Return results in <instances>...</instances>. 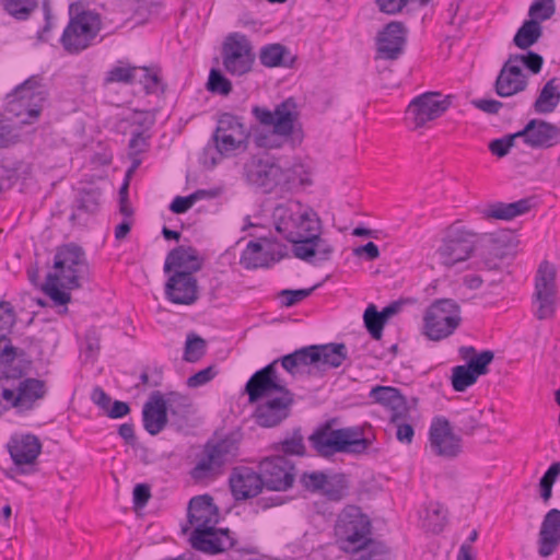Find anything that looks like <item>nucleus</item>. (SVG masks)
<instances>
[{"label":"nucleus","instance_id":"nucleus-1","mask_svg":"<svg viewBox=\"0 0 560 560\" xmlns=\"http://www.w3.org/2000/svg\"><path fill=\"white\" fill-rule=\"evenodd\" d=\"M188 522L195 527L190 535L191 546L199 551L217 555L228 550L249 553L248 549L238 547L235 535L230 529H218L219 508L209 494L194 497L188 504Z\"/></svg>","mask_w":560,"mask_h":560},{"label":"nucleus","instance_id":"nucleus-2","mask_svg":"<svg viewBox=\"0 0 560 560\" xmlns=\"http://www.w3.org/2000/svg\"><path fill=\"white\" fill-rule=\"evenodd\" d=\"M240 442L241 436L235 432L209 439L189 472L191 479L199 482L214 480L223 475L225 466L238 456Z\"/></svg>","mask_w":560,"mask_h":560},{"label":"nucleus","instance_id":"nucleus-3","mask_svg":"<svg viewBox=\"0 0 560 560\" xmlns=\"http://www.w3.org/2000/svg\"><path fill=\"white\" fill-rule=\"evenodd\" d=\"M308 440L312 447L324 457L337 453L361 455L368 451L372 443L364 438V431L361 427L332 429L330 422L317 428Z\"/></svg>","mask_w":560,"mask_h":560},{"label":"nucleus","instance_id":"nucleus-4","mask_svg":"<svg viewBox=\"0 0 560 560\" xmlns=\"http://www.w3.org/2000/svg\"><path fill=\"white\" fill-rule=\"evenodd\" d=\"M5 382L0 380V418L11 410L19 417L30 415L49 392L46 381L36 377H25L12 386Z\"/></svg>","mask_w":560,"mask_h":560},{"label":"nucleus","instance_id":"nucleus-5","mask_svg":"<svg viewBox=\"0 0 560 560\" xmlns=\"http://www.w3.org/2000/svg\"><path fill=\"white\" fill-rule=\"evenodd\" d=\"M276 230L288 242L292 248L322 229L320 220L313 211L306 210L299 201L289 200L276 207L273 211Z\"/></svg>","mask_w":560,"mask_h":560},{"label":"nucleus","instance_id":"nucleus-6","mask_svg":"<svg viewBox=\"0 0 560 560\" xmlns=\"http://www.w3.org/2000/svg\"><path fill=\"white\" fill-rule=\"evenodd\" d=\"M70 20L60 42L66 51L79 54L89 48L95 37L102 30L101 14L84 9L81 2H74L69 5Z\"/></svg>","mask_w":560,"mask_h":560},{"label":"nucleus","instance_id":"nucleus-7","mask_svg":"<svg viewBox=\"0 0 560 560\" xmlns=\"http://www.w3.org/2000/svg\"><path fill=\"white\" fill-rule=\"evenodd\" d=\"M54 269V273H48V279L60 280L61 287L68 291L80 289L84 282L91 280L86 254L75 243H67L56 248Z\"/></svg>","mask_w":560,"mask_h":560},{"label":"nucleus","instance_id":"nucleus-8","mask_svg":"<svg viewBox=\"0 0 560 560\" xmlns=\"http://www.w3.org/2000/svg\"><path fill=\"white\" fill-rule=\"evenodd\" d=\"M40 75H32L7 95L5 112L22 125L36 121L42 113L46 91Z\"/></svg>","mask_w":560,"mask_h":560},{"label":"nucleus","instance_id":"nucleus-9","mask_svg":"<svg viewBox=\"0 0 560 560\" xmlns=\"http://www.w3.org/2000/svg\"><path fill=\"white\" fill-rule=\"evenodd\" d=\"M252 113L257 121L264 126H272V136H261L256 138L258 147L278 148L280 144L273 141V136H281L289 138L295 132V122L299 119L296 110V103L292 97H289L278 104L275 110L266 107L254 106Z\"/></svg>","mask_w":560,"mask_h":560},{"label":"nucleus","instance_id":"nucleus-10","mask_svg":"<svg viewBox=\"0 0 560 560\" xmlns=\"http://www.w3.org/2000/svg\"><path fill=\"white\" fill-rule=\"evenodd\" d=\"M371 521L355 505L346 506L335 524V536L340 548L347 552L361 551L370 542Z\"/></svg>","mask_w":560,"mask_h":560},{"label":"nucleus","instance_id":"nucleus-11","mask_svg":"<svg viewBox=\"0 0 560 560\" xmlns=\"http://www.w3.org/2000/svg\"><path fill=\"white\" fill-rule=\"evenodd\" d=\"M462 323L460 306L452 299L432 302L423 316V335L433 341L450 337Z\"/></svg>","mask_w":560,"mask_h":560},{"label":"nucleus","instance_id":"nucleus-12","mask_svg":"<svg viewBox=\"0 0 560 560\" xmlns=\"http://www.w3.org/2000/svg\"><path fill=\"white\" fill-rule=\"evenodd\" d=\"M224 70L233 77H242L253 70L256 55L249 38L242 33L229 34L221 47Z\"/></svg>","mask_w":560,"mask_h":560},{"label":"nucleus","instance_id":"nucleus-13","mask_svg":"<svg viewBox=\"0 0 560 560\" xmlns=\"http://www.w3.org/2000/svg\"><path fill=\"white\" fill-rule=\"evenodd\" d=\"M247 182L261 188L265 192L272 191L277 186L283 185L291 188L290 171H284L268 154L254 155L244 166Z\"/></svg>","mask_w":560,"mask_h":560},{"label":"nucleus","instance_id":"nucleus-14","mask_svg":"<svg viewBox=\"0 0 560 560\" xmlns=\"http://www.w3.org/2000/svg\"><path fill=\"white\" fill-rule=\"evenodd\" d=\"M13 319L14 308L10 302L1 301L0 310ZM31 361L26 360V352L23 349L14 347L10 338L0 335V380L21 381L25 378L30 369Z\"/></svg>","mask_w":560,"mask_h":560},{"label":"nucleus","instance_id":"nucleus-15","mask_svg":"<svg viewBox=\"0 0 560 560\" xmlns=\"http://www.w3.org/2000/svg\"><path fill=\"white\" fill-rule=\"evenodd\" d=\"M477 234L462 225H451L438 248L441 262L446 267H453L467 260L475 250Z\"/></svg>","mask_w":560,"mask_h":560},{"label":"nucleus","instance_id":"nucleus-16","mask_svg":"<svg viewBox=\"0 0 560 560\" xmlns=\"http://www.w3.org/2000/svg\"><path fill=\"white\" fill-rule=\"evenodd\" d=\"M248 137L249 133L241 117L231 113H223L217 120V128L211 141L221 155H230L236 150H245Z\"/></svg>","mask_w":560,"mask_h":560},{"label":"nucleus","instance_id":"nucleus-17","mask_svg":"<svg viewBox=\"0 0 560 560\" xmlns=\"http://www.w3.org/2000/svg\"><path fill=\"white\" fill-rule=\"evenodd\" d=\"M258 471L265 488L270 491L291 489L296 477L295 464L281 454L262 458L258 464Z\"/></svg>","mask_w":560,"mask_h":560},{"label":"nucleus","instance_id":"nucleus-18","mask_svg":"<svg viewBox=\"0 0 560 560\" xmlns=\"http://www.w3.org/2000/svg\"><path fill=\"white\" fill-rule=\"evenodd\" d=\"M294 402V394L290 389L261 398L254 412L256 423L262 428L279 425L290 417Z\"/></svg>","mask_w":560,"mask_h":560},{"label":"nucleus","instance_id":"nucleus-19","mask_svg":"<svg viewBox=\"0 0 560 560\" xmlns=\"http://www.w3.org/2000/svg\"><path fill=\"white\" fill-rule=\"evenodd\" d=\"M450 105L448 98L442 97L441 93L425 92L410 102L406 110V120L413 129L421 128L442 116Z\"/></svg>","mask_w":560,"mask_h":560},{"label":"nucleus","instance_id":"nucleus-20","mask_svg":"<svg viewBox=\"0 0 560 560\" xmlns=\"http://www.w3.org/2000/svg\"><path fill=\"white\" fill-rule=\"evenodd\" d=\"M282 245L278 243L271 233L269 235L256 236L249 241L241 255V264L246 269L268 267L270 262L279 260Z\"/></svg>","mask_w":560,"mask_h":560},{"label":"nucleus","instance_id":"nucleus-21","mask_svg":"<svg viewBox=\"0 0 560 560\" xmlns=\"http://www.w3.org/2000/svg\"><path fill=\"white\" fill-rule=\"evenodd\" d=\"M429 441L433 453L441 457L454 458L462 451V439L453 432L450 421L443 416L432 419Z\"/></svg>","mask_w":560,"mask_h":560},{"label":"nucleus","instance_id":"nucleus-22","mask_svg":"<svg viewBox=\"0 0 560 560\" xmlns=\"http://www.w3.org/2000/svg\"><path fill=\"white\" fill-rule=\"evenodd\" d=\"M164 293L173 304L192 305L199 299L198 281L189 270H175L165 283Z\"/></svg>","mask_w":560,"mask_h":560},{"label":"nucleus","instance_id":"nucleus-23","mask_svg":"<svg viewBox=\"0 0 560 560\" xmlns=\"http://www.w3.org/2000/svg\"><path fill=\"white\" fill-rule=\"evenodd\" d=\"M279 360H273L265 368L255 372L248 380L245 386V390L248 395L249 402H258L261 398L272 396L289 389L278 381L276 369Z\"/></svg>","mask_w":560,"mask_h":560},{"label":"nucleus","instance_id":"nucleus-24","mask_svg":"<svg viewBox=\"0 0 560 560\" xmlns=\"http://www.w3.org/2000/svg\"><path fill=\"white\" fill-rule=\"evenodd\" d=\"M407 42V30L401 22H389L378 33L376 38V58L397 60L404 52Z\"/></svg>","mask_w":560,"mask_h":560},{"label":"nucleus","instance_id":"nucleus-25","mask_svg":"<svg viewBox=\"0 0 560 560\" xmlns=\"http://www.w3.org/2000/svg\"><path fill=\"white\" fill-rule=\"evenodd\" d=\"M298 244L292 248L293 255L313 265H320L330 260L335 253L334 245L320 236V230H317L304 241L298 242Z\"/></svg>","mask_w":560,"mask_h":560},{"label":"nucleus","instance_id":"nucleus-26","mask_svg":"<svg viewBox=\"0 0 560 560\" xmlns=\"http://www.w3.org/2000/svg\"><path fill=\"white\" fill-rule=\"evenodd\" d=\"M516 136L532 148H551L560 142V128L545 120L532 119Z\"/></svg>","mask_w":560,"mask_h":560},{"label":"nucleus","instance_id":"nucleus-27","mask_svg":"<svg viewBox=\"0 0 560 560\" xmlns=\"http://www.w3.org/2000/svg\"><path fill=\"white\" fill-rule=\"evenodd\" d=\"M229 482L232 494L237 501L254 498L265 488L259 471L244 466L233 469Z\"/></svg>","mask_w":560,"mask_h":560},{"label":"nucleus","instance_id":"nucleus-28","mask_svg":"<svg viewBox=\"0 0 560 560\" xmlns=\"http://www.w3.org/2000/svg\"><path fill=\"white\" fill-rule=\"evenodd\" d=\"M42 442L33 433L11 436L8 451L16 466L33 465L42 453Z\"/></svg>","mask_w":560,"mask_h":560},{"label":"nucleus","instance_id":"nucleus-29","mask_svg":"<svg viewBox=\"0 0 560 560\" xmlns=\"http://www.w3.org/2000/svg\"><path fill=\"white\" fill-rule=\"evenodd\" d=\"M142 423L150 435H158L168 423L167 406L163 400V394L154 390L149 396L142 408Z\"/></svg>","mask_w":560,"mask_h":560},{"label":"nucleus","instance_id":"nucleus-30","mask_svg":"<svg viewBox=\"0 0 560 560\" xmlns=\"http://www.w3.org/2000/svg\"><path fill=\"white\" fill-rule=\"evenodd\" d=\"M538 555L542 558L551 556L560 545V510H549L540 525L538 534Z\"/></svg>","mask_w":560,"mask_h":560},{"label":"nucleus","instance_id":"nucleus-31","mask_svg":"<svg viewBox=\"0 0 560 560\" xmlns=\"http://www.w3.org/2000/svg\"><path fill=\"white\" fill-rule=\"evenodd\" d=\"M528 77L520 66L504 62L494 83V91L501 97H510L526 90Z\"/></svg>","mask_w":560,"mask_h":560},{"label":"nucleus","instance_id":"nucleus-32","mask_svg":"<svg viewBox=\"0 0 560 560\" xmlns=\"http://www.w3.org/2000/svg\"><path fill=\"white\" fill-rule=\"evenodd\" d=\"M370 398L390 410L389 421H398L401 412L409 410L406 397L396 387L377 385L371 389Z\"/></svg>","mask_w":560,"mask_h":560},{"label":"nucleus","instance_id":"nucleus-33","mask_svg":"<svg viewBox=\"0 0 560 560\" xmlns=\"http://www.w3.org/2000/svg\"><path fill=\"white\" fill-rule=\"evenodd\" d=\"M201 260L197 256V250L192 247L178 246L172 249L164 262V272H175V270H189L191 275L200 270Z\"/></svg>","mask_w":560,"mask_h":560},{"label":"nucleus","instance_id":"nucleus-34","mask_svg":"<svg viewBox=\"0 0 560 560\" xmlns=\"http://www.w3.org/2000/svg\"><path fill=\"white\" fill-rule=\"evenodd\" d=\"M317 352L316 366L323 371L337 369L348 359V350L345 343L315 345Z\"/></svg>","mask_w":560,"mask_h":560},{"label":"nucleus","instance_id":"nucleus-35","mask_svg":"<svg viewBox=\"0 0 560 560\" xmlns=\"http://www.w3.org/2000/svg\"><path fill=\"white\" fill-rule=\"evenodd\" d=\"M315 345L303 347L278 359L282 368L292 376L301 372L303 368L315 365L317 352Z\"/></svg>","mask_w":560,"mask_h":560},{"label":"nucleus","instance_id":"nucleus-36","mask_svg":"<svg viewBox=\"0 0 560 560\" xmlns=\"http://www.w3.org/2000/svg\"><path fill=\"white\" fill-rule=\"evenodd\" d=\"M459 357L466 361V365L476 374V376L486 375L489 372V365L494 359L491 350H483L480 353L472 346H462L458 349Z\"/></svg>","mask_w":560,"mask_h":560},{"label":"nucleus","instance_id":"nucleus-37","mask_svg":"<svg viewBox=\"0 0 560 560\" xmlns=\"http://www.w3.org/2000/svg\"><path fill=\"white\" fill-rule=\"evenodd\" d=\"M560 79L551 78L540 90L534 102V110L538 114L552 113L560 103Z\"/></svg>","mask_w":560,"mask_h":560},{"label":"nucleus","instance_id":"nucleus-38","mask_svg":"<svg viewBox=\"0 0 560 560\" xmlns=\"http://www.w3.org/2000/svg\"><path fill=\"white\" fill-rule=\"evenodd\" d=\"M530 209L529 199H520L515 202H495L485 211V217L497 220H512L517 215L528 212Z\"/></svg>","mask_w":560,"mask_h":560},{"label":"nucleus","instance_id":"nucleus-39","mask_svg":"<svg viewBox=\"0 0 560 560\" xmlns=\"http://www.w3.org/2000/svg\"><path fill=\"white\" fill-rule=\"evenodd\" d=\"M289 56V49L279 43L262 46L258 55L260 63L266 68L291 67L293 58L288 61Z\"/></svg>","mask_w":560,"mask_h":560},{"label":"nucleus","instance_id":"nucleus-40","mask_svg":"<svg viewBox=\"0 0 560 560\" xmlns=\"http://www.w3.org/2000/svg\"><path fill=\"white\" fill-rule=\"evenodd\" d=\"M542 34L541 25L536 20H526L514 35L513 43L521 49L532 47Z\"/></svg>","mask_w":560,"mask_h":560},{"label":"nucleus","instance_id":"nucleus-41","mask_svg":"<svg viewBox=\"0 0 560 560\" xmlns=\"http://www.w3.org/2000/svg\"><path fill=\"white\" fill-rule=\"evenodd\" d=\"M2 10L18 21H26L37 10L39 0H0Z\"/></svg>","mask_w":560,"mask_h":560},{"label":"nucleus","instance_id":"nucleus-42","mask_svg":"<svg viewBox=\"0 0 560 560\" xmlns=\"http://www.w3.org/2000/svg\"><path fill=\"white\" fill-rule=\"evenodd\" d=\"M101 191L100 189H84L75 200V211L70 215L71 221H75L81 212L95 214L100 209Z\"/></svg>","mask_w":560,"mask_h":560},{"label":"nucleus","instance_id":"nucleus-43","mask_svg":"<svg viewBox=\"0 0 560 560\" xmlns=\"http://www.w3.org/2000/svg\"><path fill=\"white\" fill-rule=\"evenodd\" d=\"M272 448L279 453H282L283 456H303L306 453V448L304 445V439L301 432V429H294L290 436L284 438L283 440L275 443Z\"/></svg>","mask_w":560,"mask_h":560},{"label":"nucleus","instance_id":"nucleus-44","mask_svg":"<svg viewBox=\"0 0 560 560\" xmlns=\"http://www.w3.org/2000/svg\"><path fill=\"white\" fill-rule=\"evenodd\" d=\"M163 400L165 401V406H167V415L186 419L190 412L191 400L187 395H184L178 392H170L165 395L163 394Z\"/></svg>","mask_w":560,"mask_h":560},{"label":"nucleus","instance_id":"nucleus-45","mask_svg":"<svg viewBox=\"0 0 560 560\" xmlns=\"http://www.w3.org/2000/svg\"><path fill=\"white\" fill-rule=\"evenodd\" d=\"M537 308L535 316L540 319L553 317L556 313V291H535Z\"/></svg>","mask_w":560,"mask_h":560},{"label":"nucleus","instance_id":"nucleus-46","mask_svg":"<svg viewBox=\"0 0 560 560\" xmlns=\"http://www.w3.org/2000/svg\"><path fill=\"white\" fill-rule=\"evenodd\" d=\"M348 489V480L343 474H334L331 476H326L325 487H323L322 492L325 497L332 501L341 500Z\"/></svg>","mask_w":560,"mask_h":560},{"label":"nucleus","instance_id":"nucleus-47","mask_svg":"<svg viewBox=\"0 0 560 560\" xmlns=\"http://www.w3.org/2000/svg\"><path fill=\"white\" fill-rule=\"evenodd\" d=\"M482 412L480 410L458 411L454 418L455 428L464 434H472L480 427Z\"/></svg>","mask_w":560,"mask_h":560},{"label":"nucleus","instance_id":"nucleus-48","mask_svg":"<svg viewBox=\"0 0 560 560\" xmlns=\"http://www.w3.org/2000/svg\"><path fill=\"white\" fill-rule=\"evenodd\" d=\"M479 377L466 365H456L452 369V386L455 392H465L472 386Z\"/></svg>","mask_w":560,"mask_h":560},{"label":"nucleus","instance_id":"nucleus-49","mask_svg":"<svg viewBox=\"0 0 560 560\" xmlns=\"http://www.w3.org/2000/svg\"><path fill=\"white\" fill-rule=\"evenodd\" d=\"M556 291V269L552 264L542 261L536 273L535 291Z\"/></svg>","mask_w":560,"mask_h":560},{"label":"nucleus","instance_id":"nucleus-50","mask_svg":"<svg viewBox=\"0 0 560 560\" xmlns=\"http://www.w3.org/2000/svg\"><path fill=\"white\" fill-rule=\"evenodd\" d=\"M505 62H510L511 66L522 63L533 74H537L541 70L544 58L539 54L529 50L526 54H512Z\"/></svg>","mask_w":560,"mask_h":560},{"label":"nucleus","instance_id":"nucleus-51","mask_svg":"<svg viewBox=\"0 0 560 560\" xmlns=\"http://www.w3.org/2000/svg\"><path fill=\"white\" fill-rule=\"evenodd\" d=\"M61 287L60 280H49L46 279V284L44 287L45 293L54 301L55 304L63 306V310L59 312V314H66L68 312V307L66 306L71 301V294Z\"/></svg>","mask_w":560,"mask_h":560},{"label":"nucleus","instance_id":"nucleus-52","mask_svg":"<svg viewBox=\"0 0 560 560\" xmlns=\"http://www.w3.org/2000/svg\"><path fill=\"white\" fill-rule=\"evenodd\" d=\"M143 77L140 79V83L143 85L145 94H158L164 93L166 85L163 83L161 77V70L159 68L143 67Z\"/></svg>","mask_w":560,"mask_h":560},{"label":"nucleus","instance_id":"nucleus-53","mask_svg":"<svg viewBox=\"0 0 560 560\" xmlns=\"http://www.w3.org/2000/svg\"><path fill=\"white\" fill-rule=\"evenodd\" d=\"M118 66L113 67L110 70L106 72V77L104 79L105 84L112 83H124V84H132L136 80V71L138 67L132 66H121V61H118Z\"/></svg>","mask_w":560,"mask_h":560},{"label":"nucleus","instance_id":"nucleus-54","mask_svg":"<svg viewBox=\"0 0 560 560\" xmlns=\"http://www.w3.org/2000/svg\"><path fill=\"white\" fill-rule=\"evenodd\" d=\"M363 319L371 337L375 340H380L386 322L381 316L375 305L371 304L366 307L364 311Z\"/></svg>","mask_w":560,"mask_h":560},{"label":"nucleus","instance_id":"nucleus-55","mask_svg":"<svg viewBox=\"0 0 560 560\" xmlns=\"http://www.w3.org/2000/svg\"><path fill=\"white\" fill-rule=\"evenodd\" d=\"M232 82L221 70L212 68L209 72L207 90L211 93L226 96L232 92Z\"/></svg>","mask_w":560,"mask_h":560},{"label":"nucleus","instance_id":"nucleus-56","mask_svg":"<svg viewBox=\"0 0 560 560\" xmlns=\"http://www.w3.org/2000/svg\"><path fill=\"white\" fill-rule=\"evenodd\" d=\"M560 475V462L552 463L539 480L540 497L548 503L552 497V487Z\"/></svg>","mask_w":560,"mask_h":560},{"label":"nucleus","instance_id":"nucleus-57","mask_svg":"<svg viewBox=\"0 0 560 560\" xmlns=\"http://www.w3.org/2000/svg\"><path fill=\"white\" fill-rule=\"evenodd\" d=\"M319 287V284H315L312 288L307 289H298V290H291V289H284L281 290L278 293V298L280 299L281 306L282 307H292L306 298H308L314 290H316Z\"/></svg>","mask_w":560,"mask_h":560},{"label":"nucleus","instance_id":"nucleus-58","mask_svg":"<svg viewBox=\"0 0 560 560\" xmlns=\"http://www.w3.org/2000/svg\"><path fill=\"white\" fill-rule=\"evenodd\" d=\"M410 413L409 410L401 412V418L398 421H389L396 427V439L404 444H411L415 436V428L409 422Z\"/></svg>","mask_w":560,"mask_h":560},{"label":"nucleus","instance_id":"nucleus-59","mask_svg":"<svg viewBox=\"0 0 560 560\" xmlns=\"http://www.w3.org/2000/svg\"><path fill=\"white\" fill-rule=\"evenodd\" d=\"M206 352V341L196 335H189L185 345L184 360L197 362Z\"/></svg>","mask_w":560,"mask_h":560},{"label":"nucleus","instance_id":"nucleus-60","mask_svg":"<svg viewBox=\"0 0 560 560\" xmlns=\"http://www.w3.org/2000/svg\"><path fill=\"white\" fill-rule=\"evenodd\" d=\"M556 12L555 0H535L528 11L532 20L539 23L549 20Z\"/></svg>","mask_w":560,"mask_h":560},{"label":"nucleus","instance_id":"nucleus-61","mask_svg":"<svg viewBox=\"0 0 560 560\" xmlns=\"http://www.w3.org/2000/svg\"><path fill=\"white\" fill-rule=\"evenodd\" d=\"M19 142V133L12 121L4 114H0V150L7 149Z\"/></svg>","mask_w":560,"mask_h":560},{"label":"nucleus","instance_id":"nucleus-62","mask_svg":"<svg viewBox=\"0 0 560 560\" xmlns=\"http://www.w3.org/2000/svg\"><path fill=\"white\" fill-rule=\"evenodd\" d=\"M326 476L327 475L323 471L303 472L300 481L306 490L312 492H322L323 487H325Z\"/></svg>","mask_w":560,"mask_h":560},{"label":"nucleus","instance_id":"nucleus-63","mask_svg":"<svg viewBox=\"0 0 560 560\" xmlns=\"http://www.w3.org/2000/svg\"><path fill=\"white\" fill-rule=\"evenodd\" d=\"M218 375V370L215 365H210L203 370L198 371L194 375L187 378V386L190 388H197L208 384Z\"/></svg>","mask_w":560,"mask_h":560},{"label":"nucleus","instance_id":"nucleus-64","mask_svg":"<svg viewBox=\"0 0 560 560\" xmlns=\"http://www.w3.org/2000/svg\"><path fill=\"white\" fill-rule=\"evenodd\" d=\"M428 526L430 530L441 533L446 524V511L441 505H436L428 511Z\"/></svg>","mask_w":560,"mask_h":560}]
</instances>
